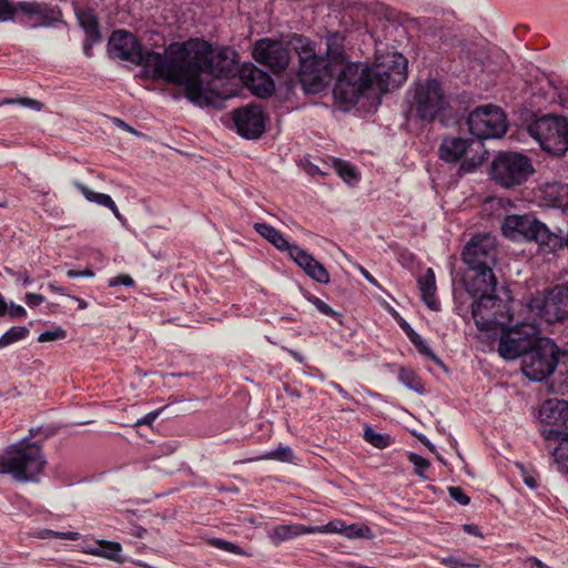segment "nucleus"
I'll return each instance as SVG.
<instances>
[{
	"label": "nucleus",
	"mask_w": 568,
	"mask_h": 568,
	"mask_svg": "<svg viewBox=\"0 0 568 568\" xmlns=\"http://www.w3.org/2000/svg\"><path fill=\"white\" fill-rule=\"evenodd\" d=\"M470 317L480 331H490L511 321L508 302L497 295L484 296L471 302Z\"/></svg>",
	"instance_id": "obj_15"
},
{
	"label": "nucleus",
	"mask_w": 568,
	"mask_h": 568,
	"mask_svg": "<svg viewBox=\"0 0 568 568\" xmlns=\"http://www.w3.org/2000/svg\"><path fill=\"white\" fill-rule=\"evenodd\" d=\"M124 285L131 287L134 285V280L128 274H119L109 280V286Z\"/></svg>",
	"instance_id": "obj_48"
},
{
	"label": "nucleus",
	"mask_w": 568,
	"mask_h": 568,
	"mask_svg": "<svg viewBox=\"0 0 568 568\" xmlns=\"http://www.w3.org/2000/svg\"><path fill=\"white\" fill-rule=\"evenodd\" d=\"M17 18L21 24L30 28L49 27L61 20V10L43 1L16 2Z\"/></svg>",
	"instance_id": "obj_16"
},
{
	"label": "nucleus",
	"mask_w": 568,
	"mask_h": 568,
	"mask_svg": "<svg viewBox=\"0 0 568 568\" xmlns=\"http://www.w3.org/2000/svg\"><path fill=\"white\" fill-rule=\"evenodd\" d=\"M518 467L520 468L521 477L526 486L529 488H536L537 487V480L536 478L529 474L523 465L518 464Z\"/></svg>",
	"instance_id": "obj_50"
},
{
	"label": "nucleus",
	"mask_w": 568,
	"mask_h": 568,
	"mask_svg": "<svg viewBox=\"0 0 568 568\" xmlns=\"http://www.w3.org/2000/svg\"><path fill=\"white\" fill-rule=\"evenodd\" d=\"M539 415L541 420L539 433L558 468L568 457V402L548 399L541 405Z\"/></svg>",
	"instance_id": "obj_4"
},
{
	"label": "nucleus",
	"mask_w": 568,
	"mask_h": 568,
	"mask_svg": "<svg viewBox=\"0 0 568 568\" xmlns=\"http://www.w3.org/2000/svg\"><path fill=\"white\" fill-rule=\"evenodd\" d=\"M95 554L100 557L122 562V546L116 541L100 540L97 542Z\"/></svg>",
	"instance_id": "obj_29"
},
{
	"label": "nucleus",
	"mask_w": 568,
	"mask_h": 568,
	"mask_svg": "<svg viewBox=\"0 0 568 568\" xmlns=\"http://www.w3.org/2000/svg\"><path fill=\"white\" fill-rule=\"evenodd\" d=\"M402 327L405 331L410 343L417 348V351L422 355L428 357L437 365L444 366L443 362L437 357V355L432 351V348L426 344V342L418 333H416L408 324L402 325Z\"/></svg>",
	"instance_id": "obj_28"
},
{
	"label": "nucleus",
	"mask_w": 568,
	"mask_h": 568,
	"mask_svg": "<svg viewBox=\"0 0 568 568\" xmlns=\"http://www.w3.org/2000/svg\"><path fill=\"white\" fill-rule=\"evenodd\" d=\"M8 315L10 316V318H20L24 317L27 315V312L21 305L11 303Z\"/></svg>",
	"instance_id": "obj_51"
},
{
	"label": "nucleus",
	"mask_w": 568,
	"mask_h": 568,
	"mask_svg": "<svg viewBox=\"0 0 568 568\" xmlns=\"http://www.w3.org/2000/svg\"><path fill=\"white\" fill-rule=\"evenodd\" d=\"M503 234L513 241H534L538 244L542 253H555L562 248H568V234L565 235L561 230L552 232L549 227L529 214L509 215L505 219Z\"/></svg>",
	"instance_id": "obj_5"
},
{
	"label": "nucleus",
	"mask_w": 568,
	"mask_h": 568,
	"mask_svg": "<svg viewBox=\"0 0 568 568\" xmlns=\"http://www.w3.org/2000/svg\"><path fill=\"white\" fill-rule=\"evenodd\" d=\"M108 209H110L112 211V213L114 214V216L119 220V221H122L123 220V216L122 214L119 212L118 210V206L115 205V203L113 202V205H110Z\"/></svg>",
	"instance_id": "obj_61"
},
{
	"label": "nucleus",
	"mask_w": 568,
	"mask_h": 568,
	"mask_svg": "<svg viewBox=\"0 0 568 568\" xmlns=\"http://www.w3.org/2000/svg\"><path fill=\"white\" fill-rule=\"evenodd\" d=\"M67 276L69 278H77V277H93L94 272L90 268L83 270V271H75V270H69L67 272Z\"/></svg>",
	"instance_id": "obj_53"
},
{
	"label": "nucleus",
	"mask_w": 568,
	"mask_h": 568,
	"mask_svg": "<svg viewBox=\"0 0 568 568\" xmlns=\"http://www.w3.org/2000/svg\"><path fill=\"white\" fill-rule=\"evenodd\" d=\"M41 537L42 538L55 537V538L68 539V540H78L79 539V532H74V531L57 532V531H53V530H50V529H45L41 534Z\"/></svg>",
	"instance_id": "obj_47"
},
{
	"label": "nucleus",
	"mask_w": 568,
	"mask_h": 568,
	"mask_svg": "<svg viewBox=\"0 0 568 568\" xmlns=\"http://www.w3.org/2000/svg\"><path fill=\"white\" fill-rule=\"evenodd\" d=\"M408 460L414 465L415 474L420 478H426L425 471L429 468V462L416 453L408 454Z\"/></svg>",
	"instance_id": "obj_37"
},
{
	"label": "nucleus",
	"mask_w": 568,
	"mask_h": 568,
	"mask_svg": "<svg viewBox=\"0 0 568 568\" xmlns=\"http://www.w3.org/2000/svg\"><path fill=\"white\" fill-rule=\"evenodd\" d=\"M560 473L568 474V457L565 458L564 464L557 468Z\"/></svg>",
	"instance_id": "obj_64"
},
{
	"label": "nucleus",
	"mask_w": 568,
	"mask_h": 568,
	"mask_svg": "<svg viewBox=\"0 0 568 568\" xmlns=\"http://www.w3.org/2000/svg\"><path fill=\"white\" fill-rule=\"evenodd\" d=\"M528 308L547 323L568 320V283L538 292L529 300Z\"/></svg>",
	"instance_id": "obj_11"
},
{
	"label": "nucleus",
	"mask_w": 568,
	"mask_h": 568,
	"mask_svg": "<svg viewBox=\"0 0 568 568\" xmlns=\"http://www.w3.org/2000/svg\"><path fill=\"white\" fill-rule=\"evenodd\" d=\"M285 349L298 363H303L304 362V356L302 354H300L298 352H296L294 349H288V348H285Z\"/></svg>",
	"instance_id": "obj_59"
},
{
	"label": "nucleus",
	"mask_w": 568,
	"mask_h": 568,
	"mask_svg": "<svg viewBox=\"0 0 568 568\" xmlns=\"http://www.w3.org/2000/svg\"><path fill=\"white\" fill-rule=\"evenodd\" d=\"M16 3L10 0H0V22L16 20Z\"/></svg>",
	"instance_id": "obj_40"
},
{
	"label": "nucleus",
	"mask_w": 568,
	"mask_h": 568,
	"mask_svg": "<svg viewBox=\"0 0 568 568\" xmlns=\"http://www.w3.org/2000/svg\"><path fill=\"white\" fill-rule=\"evenodd\" d=\"M361 274L373 285L379 287L377 280L363 266H359Z\"/></svg>",
	"instance_id": "obj_55"
},
{
	"label": "nucleus",
	"mask_w": 568,
	"mask_h": 568,
	"mask_svg": "<svg viewBox=\"0 0 568 568\" xmlns=\"http://www.w3.org/2000/svg\"><path fill=\"white\" fill-rule=\"evenodd\" d=\"M556 368L558 373L564 376L562 382L568 385V352H562L560 356L558 355V363Z\"/></svg>",
	"instance_id": "obj_46"
},
{
	"label": "nucleus",
	"mask_w": 568,
	"mask_h": 568,
	"mask_svg": "<svg viewBox=\"0 0 568 568\" xmlns=\"http://www.w3.org/2000/svg\"><path fill=\"white\" fill-rule=\"evenodd\" d=\"M9 313V307L6 300L0 295V316H6Z\"/></svg>",
	"instance_id": "obj_58"
},
{
	"label": "nucleus",
	"mask_w": 568,
	"mask_h": 568,
	"mask_svg": "<svg viewBox=\"0 0 568 568\" xmlns=\"http://www.w3.org/2000/svg\"><path fill=\"white\" fill-rule=\"evenodd\" d=\"M440 564L448 568H477L475 562H468L458 556H448L440 559Z\"/></svg>",
	"instance_id": "obj_39"
},
{
	"label": "nucleus",
	"mask_w": 568,
	"mask_h": 568,
	"mask_svg": "<svg viewBox=\"0 0 568 568\" xmlns=\"http://www.w3.org/2000/svg\"><path fill=\"white\" fill-rule=\"evenodd\" d=\"M528 132L544 151L552 155H564L568 150V118L541 116L529 124Z\"/></svg>",
	"instance_id": "obj_8"
},
{
	"label": "nucleus",
	"mask_w": 568,
	"mask_h": 568,
	"mask_svg": "<svg viewBox=\"0 0 568 568\" xmlns=\"http://www.w3.org/2000/svg\"><path fill=\"white\" fill-rule=\"evenodd\" d=\"M469 133L481 142L487 139L503 136L507 131V119L504 111L496 105L487 104L473 110L467 118Z\"/></svg>",
	"instance_id": "obj_14"
},
{
	"label": "nucleus",
	"mask_w": 568,
	"mask_h": 568,
	"mask_svg": "<svg viewBox=\"0 0 568 568\" xmlns=\"http://www.w3.org/2000/svg\"><path fill=\"white\" fill-rule=\"evenodd\" d=\"M232 119L236 132L245 139H257L265 131V114L255 103L234 110Z\"/></svg>",
	"instance_id": "obj_19"
},
{
	"label": "nucleus",
	"mask_w": 568,
	"mask_h": 568,
	"mask_svg": "<svg viewBox=\"0 0 568 568\" xmlns=\"http://www.w3.org/2000/svg\"><path fill=\"white\" fill-rule=\"evenodd\" d=\"M290 257L305 272L307 276L321 284L329 282V274L322 263L314 258L312 254L296 245L290 254Z\"/></svg>",
	"instance_id": "obj_22"
},
{
	"label": "nucleus",
	"mask_w": 568,
	"mask_h": 568,
	"mask_svg": "<svg viewBox=\"0 0 568 568\" xmlns=\"http://www.w3.org/2000/svg\"><path fill=\"white\" fill-rule=\"evenodd\" d=\"M463 529H464L465 532H467L469 535L480 536L479 528L476 525L466 524V525H464Z\"/></svg>",
	"instance_id": "obj_56"
},
{
	"label": "nucleus",
	"mask_w": 568,
	"mask_h": 568,
	"mask_svg": "<svg viewBox=\"0 0 568 568\" xmlns=\"http://www.w3.org/2000/svg\"><path fill=\"white\" fill-rule=\"evenodd\" d=\"M559 348L549 338L540 337L521 359V371L534 382L550 376L558 363Z\"/></svg>",
	"instance_id": "obj_9"
},
{
	"label": "nucleus",
	"mask_w": 568,
	"mask_h": 568,
	"mask_svg": "<svg viewBox=\"0 0 568 568\" xmlns=\"http://www.w3.org/2000/svg\"><path fill=\"white\" fill-rule=\"evenodd\" d=\"M210 54L215 55L224 51L232 52L231 65L213 61L211 65H204L199 71V84L206 93L207 103H194L203 106H220L224 100L240 95L244 85L258 98H267L274 92L275 85L272 78L254 65L237 69V53L230 48L214 49L209 43Z\"/></svg>",
	"instance_id": "obj_3"
},
{
	"label": "nucleus",
	"mask_w": 568,
	"mask_h": 568,
	"mask_svg": "<svg viewBox=\"0 0 568 568\" xmlns=\"http://www.w3.org/2000/svg\"><path fill=\"white\" fill-rule=\"evenodd\" d=\"M463 261L470 268L493 267L496 263L495 239L489 234H476L465 245Z\"/></svg>",
	"instance_id": "obj_17"
},
{
	"label": "nucleus",
	"mask_w": 568,
	"mask_h": 568,
	"mask_svg": "<svg viewBox=\"0 0 568 568\" xmlns=\"http://www.w3.org/2000/svg\"><path fill=\"white\" fill-rule=\"evenodd\" d=\"M448 494L452 499L458 503L462 506H466L470 503V498L464 493L460 487L450 486L448 487Z\"/></svg>",
	"instance_id": "obj_45"
},
{
	"label": "nucleus",
	"mask_w": 568,
	"mask_h": 568,
	"mask_svg": "<svg viewBox=\"0 0 568 568\" xmlns=\"http://www.w3.org/2000/svg\"><path fill=\"white\" fill-rule=\"evenodd\" d=\"M332 387L345 399H351L352 396L347 390H345L339 384L332 383Z\"/></svg>",
	"instance_id": "obj_57"
},
{
	"label": "nucleus",
	"mask_w": 568,
	"mask_h": 568,
	"mask_svg": "<svg viewBox=\"0 0 568 568\" xmlns=\"http://www.w3.org/2000/svg\"><path fill=\"white\" fill-rule=\"evenodd\" d=\"M344 537H347L349 539H372L373 532L368 526H365L363 524H352L346 525Z\"/></svg>",
	"instance_id": "obj_34"
},
{
	"label": "nucleus",
	"mask_w": 568,
	"mask_h": 568,
	"mask_svg": "<svg viewBox=\"0 0 568 568\" xmlns=\"http://www.w3.org/2000/svg\"><path fill=\"white\" fill-rule=\"evenodd\" d=\"M74 12L79 24L85 32L83 52L87 57H92V45L102 40L98 17L92 9L81 8L79 6H74Z\"/></svg>",
	"instance_id": "obj_21"
},
{
	"label": "nucleus",
	"mask_w": 568,
	"mask_h": 568,
	"mask_svg": "<svg viewBox=\"0 0 568 568\" xmlns=\"http://www.w3.org/2000/svg\"><path fill=\"white\" fill-rule=\"evenodd\" d=\"M398 381L407 388L416 392L417 394L424 393V386L419 376L410 368L400 367L398 371Z\"/></svg>",
	"instance_id": "obj_30"
},
{
	"label": "nucleus",
	"mask_w": 568,
	"mask_h": 568,
	"mask_svg": "<svg viewBox=\"0 0 568 568\" xmlns=\"http://www.w3.org/2000/svg\"><path fill=\"white\" fill-rule=\"evenodd\" d=\"M363 437L368 444L378 449H384L392 444L389 435L376 433L371 426H365Z\"/></svg>",
	"instance_id": "obj_31"
},
{
	"label": "nucleus",
	"mask_w": 568,
	"mask_h": 568,
	"mask_svg": "<svg viewBox=\"0 0 568 568\" xmlns=\"http://www.w3.org/2000/svg\"><path fill=\"white\" fill-rule=\"evenodd\" d=\"M253 57L258 63L276 73L288 65L291 51L283 42L266 38L255 43Z\"/></svg>",
	"instance_id": "obj_18"
},
{
	"label": "nucleus",
	"mask_w": 568,
	"mask_h": 568,
	"mask_svg": "<svg viewBox=\"0 0 568 568\" xmlns=\"http://www.w3.org/2000/svg\"><path fill=\"white\" fill-rule=\"evenodd\" d=\"M465 278V288L473 300L496 295L497 280L493 267L470 268Z\"/></svg>",
	"instance_id": "obj_20"
},
{
	"label": "nucleus",
	"mask_w": 568,
	"mask_h": 568,
	"mask_svg": "<svg viewBox=\"0 0 568 568\" xmlns=\"http://www.w3.org/2000/svg\"><path fill=\"white\" fill-rule=\"evenodd\" d=\"M115 122H116L118 126H120L129 132L135 133V131L130 125H128L124 121L116 119Z\"/></svg>",
	"instance_id": "obj_62"
},
{
	"label": "nucleus",
	"mask_w": 568,
	"mask_h": 568,
	"mask_svg": "<svg viewBox=\"0 0 568 568\" xmlns=\"http://www.w3.org/2000/svg\"><path fill=\"white\" fill-rule=\"evenodd\" d=\"M325 57L316 54L300 59L298 82L305 93L317 94L334 78V97L343 103L355 104L361 97L378 98L399 88L407 79V59L389 52L376 59L373 67L346 62L345 37L329 32L324 38Z\"/></svg>",
	"instance_id": "obj_1"
},
{
	"label": "nucleus",
	"mask_w": 568,
	"mask_h": 568,
	"mask_svg": "<svg viewBox=\"0 0 568 568\" xmlns=\"http://www.w3.org/2000/svg\"><path fill=\"white\" fill-rule=\"evenodd\" d=\"M418 287L420 290V294L425 304L432 311L439 310V302L436 298V280L435 273L432 268H428L424 275L418 278Z\"/></svg>",
	"instance_id": "obj_26"
},
{
	"label": "nucleus",
	"mask_w": 568,
	"mask_h": 568,
	"mask_svg": "<svg viewBox=\"0 0 568 568\" xmlns=\"http://www.w3.org/2000/svg\"><path fill=\"white\" fill-rule=\"evenodd\" d=\"M72 300L78 302L79 310H85L88 307V303L84 300L77 297V296H72Z\"/></svg>",
	"instance_id": "obj_63"
},
{
	"label": "nucleus",
	"mask_w": 568,
	"mask_h": 568,
	"mask_svg": "<svg viewBox=\"0 0 568 568\" xmlns=\"http://www.w3.org/2000/svg\"><path fill=\"white\" fill-rule=\"evenodd\" d=\"M484 148L479 141L470 139L446 135L443 138L438 153L442 160L449 163L460 161V171L468 173L481 164L484 155L479 151Z\"/></svg>",
	"instance_id": "obj_13"
},
{
	"label": "nucleus",
	"mask_w": 568,
	"mask_h": 568,
	"mask_svg": "<svg viewBox=\"0 0 568 568\" xmlns=\"http://www.w3.org/2000/svg\"><path fill=\"white\" fill-rule=\"evenodd\" d=\"M315 532V529L306 528L302 525H278L276 526L271 535V538L276 542L286 541L294 537Z\"/></svg>",
	"instance_id": "obj_27"
},
{
	"label": "nucleus",
	"mask_w": 568,
	"mask_h": 568,
	"mask_svg": "<svg viewBox=\"0 0 568 568\" xmlns=\"http://www.w3.org/2000/svg\"><path fill=\"white\" fill-rule=\"evenodd\" d=\"M346 524L343 520L335 519L328 521L326 525L311 527V529H315V532L321 534H339L344 536Z\"/></svg>",
	"instance_id": "obj_36"
},
{
	"label": "nucleus",
	"mask_w": 568,
	"mask_h": 568,
	"mask_svg": "<svg viewBox=\"0 0 568 568\" xmlns=\"http://www.w3.org/2000/svg\"><path fill=\"white\" fill-rule=\"evenodd\" d=\"M338 175L346 182L351 183L357 179L356 170L347 162L337 161L335 164Z\"/></svg>",
	"instance_id": "obj_41"
},
{
	"label": "nucleus",
	"mask_w": 568,
	"mask_h": 568,
	"mask_svg": "<svg viewBox=\"0 0 568 568\" xmlns=\"http://www.w3.org/2000/svg\"><path fill=\"white\" fill-rule=\"evenodd\" d=\"M211 545L221 549V550H224V551H227V552H232V554H236V555H243V550L241 549L240 546L233 544V542H230V541H226L224 539H220V538H213L211 540Z\"/></svg>",
	"instance_id": "obj_43"
},
{
	"label": "nucleus",
	"mask_w": 568,
	"mask_h": 568,
	"mask_svg": "<svg viewBox=\"0 0 568 568\" xmlns=\"http://www.w3.org/2000/svg\"><path fill=\"white\" fill-rule=\"evenodd\" d=\"M439 43L438 50L444 53H454L456 52L459 57H470V52L467 49V43L465 40H460L457 36L449 29H442L438 34Z\"/></svg>",
	"instance_id": "obj_25"
},
{
	"label": "nucleus",
	"mask_w": 568,
	"mask_h": 568,
	"mask_svg": "<svg viewBox=\"0 0 568 568\" xmlns=\"http://www.w3.org/2000/svg\"><path fill=\"white\" fill-rule=\"evenodd\" d=\"M540 193L546 205L552 207H568V184L554 181L540 186Z\"/></svg>",
	"instance_id": "obj_23"
},
{
	"label": "nucleus",
	"mask_w": 568,
	"mask_h": 568,
	"mask_svg": "<svg viewBox=\"0 0 568 568\" xmlns=\"http://www.w3.org/2000/svg\"><path fill=\"white\" fill-rule=\"evenodd\" d=\"M293 450L288 446H281L276 449L267 452L262 458L263 459H277L281 462H292Z\"/></svg>",
	"instance_id": "obj_38"
},
{
	"label": "nucleus",
	"mask_w": 568,
	"mask_h": 568,
	"mask_svg": "<svg viewBox=\"0 0 568 568\" xmlns=\"http://www.w3.org/2000/svg\"><path fill=\"white\" fill-rule=\"evenodd\" d=\"M49 288L54 292V293H59V294H63V295H67L65 293V288L62 287V286H58L55 284H49Z\"/></svg>",
	"instance_id": "obj_60"
},
{
	"label": "nucleus",
	"mask_w": 568,
	"mask_h": 568,
	"mask_svg": "<svg viewBox=\"0 0 568 568\" xmlns=\"http://www.w3.org/2000/svg\"><path fill=\"white\" fill-rule=\"evenodd\" d=\"M45 463L41 447L24 439L0 455V474L11 475L21 483L36 481Z\"/></svg>",
	"instance_id": "obj_6"
},
{
	"label": "nucleus",
	"mask_w": 568,
	"mask_h": 568,
	"mask_svg": "<svg viewBox=\"0 0 568 568\" xmlns=\"http://www.w3.org/2000/svg\"><path fill=\"white\" fill-rule=\"evenodd\" d=\"M304 297L312 303L316 310L322 313L323 315H326L328 317H337L339 314L335 312L328 304H326L324 301H322L320 297L311 294L307 291L303 292Z\"/></svg>",
	"instance_id": "obj_35"
},
{
	"label": "nucleus",
	"mask_w": 568,
	"mask_h": 568,
	"mask_svg": "<svg viewBox=\"0 0 568 568\" xmlns=\"http://www.w3.org/2000/svg\"><path fill=\"white\" fill-rule=\"evenodd\" d=\"M32 278L29 276V274L24 272H20L17 274V282H21V284L27 287L32 283Z\"/></svg>",
	"instance_id": "obj_54"
},
{
	"label": "nucleus",
	"mask_w": 568,
	"mask_h": 568,
	"mask_svg": "<svg viewBox=\"0 0 568 568\" xmlns=\"http://www.w3.org/2000/svg\"><path fill=\"white\" fill-rule=\"evenodd\" d=\"M65 336H67V332L63 328L58 327L54 331H45V332L41 333L38 337V341L41 343L52 342V341L63 339Z\"/></svg>",
	"instance_id": "obj_44"
},
{
	"label": "nucleus",
	"mask_w": 568,
	"mask_h": 568,
	"mask_svg": "<svg viewBox=\"0 0 568 568\" xmlns=\"http://www.w3.org/2000/svg\"><path fill=\"white\" fill-rule=\"evenodd\" d=\"M28 335L29 329L27 327L13 326L0 337V348H4L16 342L24 339Z\"/></svg>",
	"instance_id": "obj_32"
},
{
	"label": "nucleus",
	"mask_w": 568,
	"mask_h": 568,
	"mask_svg": "<svg viewBox=\"0 0 568 568\" xmlns=\"http://www.w3.org/2000/svg\"><path fill=\"white\" fill-rule=\"evenodd\" d=\"M253 229L257 234L268 241L280 252H287L290 255L293 251V247L296 246V244L290 243L282 232L265 222L254 223Z\"/></svg>",
	"instance_id": "obj_24"
},
{
	"label": "nucleus",
	"mask_w": 568,
	"mask_h": 568,
	"mask_svg": "<svg viewBox=\"0 0 568 568\" xmlns=\"http://www.w3.org/2000/svg\"><path fill=\"white\" fill-rule=\"evenodd\" d=\"M448 105L442 84L436 79H427L415 85L410 112L423 121H433Z\"/></svg>",
	"instance_id": "obj_12"
},
{
	"label": "nucleus",
	"mask_w": 568,
	"mask_h": 568,
	"mask_svg": "<svg viewBox=\"0 0 568 568\" xmlns=\"http://www.w3.org/2000/svg\"><path fill=\"white\" fill-rule=\"evenodd\" d=\"M161 410L162 409H156V410L150 412L142 418L138 419V422L135 423V426H142V425L151 426L153 424V422L159 417Z\"/></svg>",
	"instance_id": "obj_49"
},
{
	"label": "nucleus",
	"mask_w": 568,
	"mask_h": 568,
	"mask_svg": "<svg viewBox=\"0 0 568 568\" xmlns=\"http://www.w3.org/2000/svg\"><path fill=\"white\" fill-rule=\"evenodd\" d=\"M539 338V329L531 322L524 321L505 327L498 341V354L507 361L523 358Z\"/></svg>",
	"instance_id": "obj_10"
},
{
	"label": "nucleus",
	"mask_w": 568,
	"mask_h": 568,
	"mask_svg": "<svg viewBox=\"0 0 568 568\" xmlns=\"http://www.w3.org/2000/svg\"><path fill=\"white\" fill-rule=\"evenodd\" d=\"M0 104H19L36 111H40L42 108V103L40 101L31 98L3 99Z\"/></svg>",
	"instance_id": "obj_42"
},
{
	"label": "nucleus",
	"mask_w": 568,
	"mask_h": 568,
	"mask_svg": "<svg viewBox=\"0 0 568 568\" xmlns=\"http://www.w3.org/2000/svg\"><path fill=\"white\" fill-rule=\"evenodd\" d=\"M44 301V297L41 294L37 293H28L26 295V303L30 307H36L40 305Z\"/></svg>",
	"instance_id": "obj_52"
},
{
	"label": "nucleus",
	"mask_w": 568,
	"mask_h": 568,
	"mask_svg": "<svg viewBox=\"0 0 568 568\" xmlns=\"http://www.w3.org/2000/svg\"><path fill=\"white\" fill-rule=\"evenodd\" d=\"M109 53L113 58L121 59L152 71L155 78L168 83L184 88L185 97L192 103H207L206 93L199 84V71L204 65H211L213 61L231 65L232 52L224 51L220 54H210L209 42L199 43L194 50H190L184 43H171L164 54L153 50H145L131 32L115 30L108 42Z\"/></svg>",
	"instance_id": "obj_2"
},
{
	"label": "nucleus",
	"mask_w": 568,
	"mask_h": 568,
	"mask_svg": "<svg viewBox=\"0 0 568 568\" xmlns=\"http://www.w3.org/2000/svg\"><path fill=\"white\" fill-rule=\"evenodd\" d=\"M77 186L88 201L94 202V203L105 206V207L113 205V200L110 195L104 194V193L94 192V191L90 190L88 186L80 184V183L77 184Z\"/></svg>",
	"instance_id": "obj_33"
},
{
	"label": "nucleus",
	"mask_w": 568,
	"mask_h": 568,
	"mask_svg": "<svg viewBox=\"0 0 568 568\" xmlns=\"http://www.w3.org/2000/svg\"><path fill=\"white\" fill-rule=\"evenodd\" d=\"M532 173L531 160L519 152H499L490 165L491 179L505 189L524 184Z\"/></svg>",
	"instance_id": "obj_7"
}]
</instances>
